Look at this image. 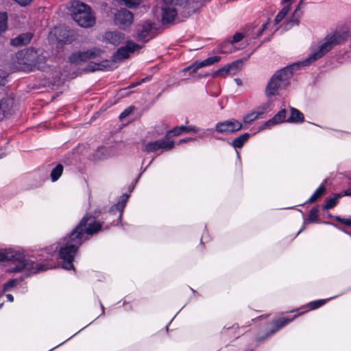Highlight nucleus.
Instances as JSON below:
<instances>
[{"label": "nucleus", "instance_id": "obj_1", "mask_svg": "<svg viewBox=\"0 0 351 351\" xmlns=\"http://www.w3.org/2000/svg\"><path fill=\"white\" fill-rule=\"evenodd\" d=\"M101 225L91 216H85L76 228L67 237L62 239L59 249V256L64 269L73 268V261L79 247L84 241V235H92L101 230Z\"/></svg>", "mask_w": 351, "mask_h": 351}, {"label": "nucleus", "instance_id": "obj_2", "mask_svg": "<svg viewBox=\"0 0 351 351\" xmlns=\"http://www.w3.org/2000/svg\"><path fill=\"white\" fill-rule=\"evenodd\" d=\"M8 261L14 262L16 268L13 269L14 271H27L32 274H35L49 269V267L46 265L35 264L33 261L26 258L20 250L12 248L1 249L0 262Z\"/></svg>", "mask_w": 351, "mask_h": 351}, {"label": "nucleus", "instance_id": "obj_3", "mask_svg": "<svg viewBox=\"0 0 351 351\" xmlns=\"http://www.w3.org/2000/svg\"><path fill=\"white\" fill-rule=\"evenodd\" d=\"M295 66L285 67L276 72L268 82L265 93L268 97L278 95L280 90L286 88L290 84L293 76V70Z\"/></svg>", "mask_w": 351, "mask_h": 351}, {"label": "nucleus", "instance_id": "obj_4", "mask_svg": "<svg viewBox=\"0 0 351 351\" xmlns=\"http://www.w3.org/2000/svg\"><path fill=\"white\" fill-rule=\"evenodd\" d=\"M73 20L82 27H90L95 24V18L90 8L84 3L75 1L69 8Z\"/></svg>", "mask_w": 351, "mask_h": 351}, {"label": "nucleus", "instance_id": "obj_5", "mask_svg": "<svg viewBox=\"0 0 351 351\" xmlns=\"http://www.w3.org/2000/svg\"><path fill=\"white\" fill-rule=\"evenodd\" d=\"M194 0H159L157 8L160 10L163 23H169L177 16L178 8Z\"/></svg>", "mask_w": 351, "mask_h": 351}, {"label": "nucleus", "instance_id": "obj_6", "mask_svg": "<svg viewBox=\"0 0 351 351\" xmlns=\"http://www.w3.org/2000/svg\"><path fill=\"white\" fill-rule=\"evenodd\" d=\"M242 127L243 125L240 121L232 119L217 123L215 130L219 133L228 134L241 130Z\"/></svg>", "mask_w": 351, "mask_h": 351}, {"label": "nucleus", "instance_id": "obj_7", "mask_svg": "<svg viewBox=\"0 0 351 351\" xmlns=\"http://www.w3.org/2000/svg\"><path fill=\"white\" fill-rule=\"evenodd\" d=\"M174 146L173 141L167 138L152 141L144 145L143 150L146 152H153L161 149L162 152L169 151Z\"/></svg>", "mask_w": 351, "mask_h": 351}, {"label": "nucleus", "instance_id": "obj_8", "mask_svg": "<svg viewBox=\"0 0 351 351\" xmlns=\"http://www.w3.org/2000/svg\"><path fill=\"white\" fill-rule=\"evenodd\" d=\"M220 60V56H215L209 57L204 60H197L191 66L185 68L184 71H188L190 73H195L198 71V69L205 66H211L215 63L218 62Z\"/></svg>", "mask_w": 351, "mask_h": 351}, {"label": "nucleus", "instance_id": "obj_9", "mask_svg": "<svg viewBox=\"0 0 351 351\" xmlns=\"http://www.w3.org/2000/svg\"><path fill=\"white\" fill-rule=\"evenodd\" d=\"M101 53V51L100 49L94 48L86 51L73 53L71 57V61L78 62L80 61L90 60L98 57Z\"/></svg>", "mask_w": 351, "mask_h": 351}, {"label": "nucleus", "instance_id": "obj_10", "mask_svg": "<svg viewBox=\"0 0 351 351\" xmlns=\"http://www.w3.org/2000/svg\"><path fill=\"white\" fill-rule=\"evenodd\" d=\"M125 40V34L118 31H107L103 35V41L106 44L118 46Z\"/></svg>", "mask_w": 351, "mask_h": 351}, {"label": "nucleus", "instance_id": "obj_11", "mask_svg": "<svg viewBox=\"0 0 351 351\" xmlns=\"http://www.w3.org/2000/svg\"><path fill=\"white\" fill-rule=\"evenodd\" d=\"M114 22L123 27H128L133 22V14L130 11L122 9L115 14Z\"/></svg>", "mask_w": 351, "mask_h": 351}, {"label": "nucleus", "instance_id": "obj_12", "mask_svg": "<svg viewBox=\"0 0 351 351\" xmlns=\"http://www.w3.org/2000/svg\"><path fill=\"white\" fill-rule=\"evenodd\" d=\"M138 49V45L132 42H128L126 45L121 47L114 55V60H121L129 57L130 53Z\"/></svg>", "mask_w": 351, "mask_h": 351}, {"label": "nucleus", "instance_id": "obj_13", "mask_svg": "<svg viewBox=\"0 0 351 351\" xmlns=\"http://www.w3.org/2000/svg\"><path fill=\"white\" fill-rule=\"evenodd\" d=\"M36 56V53L33 50L30 51L27 50L25 51H21L16 55V58L19 60H21V62H19L20 66L19 69H24L25 68L21 64H27L31 65L34 63L35 58Z\"/></svg>", "mask_w": 351, "mask_h": 351}, {"label": "nucleus", "instance_id": "obj_14", "mask_svg": "<svg viewBox=\"0 0 351 351\" xmlns=\"http://www.w3.org/2000/svg\"><path fill=\"white\" fill-rule=\"evenodd\" d=\"M286 110L282 109L280 110L272 119L265 122L260 128L259 131L269 128L275 125L285 122L286 118Z\"/></svg>", "mask_w": 351, "mask_h": 351}, {"label": "nucleus", "instance_id": "obj_15", "mask_svg": "<svg viewBox=\"0 0 351 351\" xmlns=\"http://www.w3.org/2000/svg\"><path fill=\"white\" fill-rule=\"evenodd\" d=\"M112 62L109 60H104L97 63L91 62L87 66L86 70L88 71H102L105 69H111Z\"/></svg>", "mask_w": 351, "mask_h": 351}, {"label": "nucleus", "instance_id": "obj_16", "mask_svg": "<svg viewBox=\"0 0 351 351\" xmlns=\"http://www.w3.org/2000/svg\"><path fill=\"white\" fill-rule=\"evenodd\" d=\"M243 38V35L241 33H236L234 35V36L232 37V39L227 40L224 41L221 45V46H220V51H221V52L223 53H232L233 52V49L232 48L231 49H226V48H223V47H225V45L226 44L227 45H230L232 46L234 43H238L240 40H241Z\"/></svg>", "mask_w": 351, "mask_h": 351}, {"label": "nucleus", "instance_id": "obj_17", "mask_svg": "<svg viewBox=\"0 0 351 351\" xmlns=\"http://www.w3.org/2000/svg\"><path fill=\"white\" fill-rule=\"evenodd\" d=\"M117 154V150L113 147H100L96 153V156L99 159H105Z\"/></svg>", "mask_w": 351, "mask_h": 351}, {"label": "nucleus", "instance_id": "obj_18", "mask_svg": "<svg viewBox=\"0 0 351 351\" xmlns=\"http://www.w3.org/2000/svg\"><path fill=\"white\" fill-rule=\"evenodd\" d=\"M152 29V24L150 22H145L141 29L138 30L137 38L141 40H147L149 39V33Z\"/></svg>", "mask_w": 351, "mask_h": 351}, {"label": "nucleus", "instance_id": "obj_19", "mask_svg": "<svg viewBox=\"0 0 351 351\" xmlns=\"http://www.w3.org/2000/svg\"><path fill=\"white\" fill-rule=\"evenodd\" d=\"M200 131H202V130L199 128H198L194 125H189V126L181 125L179 127L174 128L170 132L172 133L174 136H178L184 132H185V133H189V132L197 133Z\"/></svg>", "mask_w": 351, "mask_h": 351}, {"label": "nucleus", "instance_id": "obj_20", "mask_svg": "<svg viewBox=\"0 0 351 351\" xmlns=\"http://www.w3.org/2000/svg\"><path fill=\"white\" fill-rule=\"evenodd\" d=\"M291 114L287 121L289 123H300L304 120V116L298 110L291 108Z\"/></svg>", "mask_w": 351, "mask_h": 351}, {"label": "nucleus", "instance_id": "obj_21", "mask_svg": "<svg viewBox=\"0 0 351 351\" xmlns=\"http://www.w3.org/2000/svg\"><path fill=\"white\" fill-rule=\"evenodd\" d=\"M32 38L30 34H23L12 40V44L15 46L24 45L27 44Z\"/></svg>", "mask_w": 351, "mask_h": 351}, {"label": "nucleus", "instance_id": "obj_22", "mask_svg": "<svg viewBox=\"0 0 351 351\" xmlns=\"http://www.w3.org/2000/svg\"><path fill=\"white\" fill-rule=\"evenodd\" d=\"M13 106V99L10 97L3 99L0 101V112L3 114L9 112Z\"/></svg>", "mask_w": 351, "mask_h": 351}, {"label": "nucleus", "instance_id": "obj_23", "mask_svg": "<svg viewBox=\"0 0 351 351\" xmlns=\"http://www.w3.org/2000/svg\"><path fill=\"white\" fill-rule=\"evenodd\" d=\"M249 138L250 134L248 133L243 134L234 138L231 144L234 148H241Z\"/></svg>", "mask_w": 351, "mask_h": 351}, {"label": "nucleus", "instance_id": "obj_24", "mask_svg": "<svg viewBox=\"0 0 351 351\" xmlns=\"http://www.w3.org/2000/svg\"><path fill=\"white\" fill-rule=\"evenodd\" d=\"M126 200L127 197H125V199L124 201L119 202L116 205L112 206L110 210V213L116 215L117 213L119 218H121L122 216L123 209L125 208Z\"/></svg>", "mask_w": 351, "mask_h": 351}, {"label": "nucleus", "instance_id": "obj_25", "mask_svg": "<svg viewBox=\"0 0 351 351\" xmlns=\"http://www.w3.org/2000/svg\"><path fill=\"white\" fill-rule=\"evenodd\" d=\"M227 65L229 70L230 75H234L241 69L243 62L242 60H237Z\"/></svg>", "mask_w": 351, "mask_h": 351}, {"label": "nucleus", "instance_id": "obj_26", "mask_svg": "<svg viewBox=\"0 0 351 351\" xmlns=\"http://www.w3.org/2000/svg\"><path fill=\"white\" fill-rule=\"evenodd\" d=\"M63 171V167L62 165H58L55 168H53L51 172V179L52 182L57 181L59 178L61 176Z\"/></svg>", "mask_w": 351, "mask_h": 351}, {"label": "nucleus", "instance_id": "obj_27", "mask_svg": "<svg viewBox=\"0 0 351 351\" xmlns=\"http://www.w3.org/2000/svg\"><path fill=\"white\" fill-rule=\"evenodd\" d=\"M283 5H284V8L278 14V15L276 16V17L275 19L276 24H278L285 17V16L288 14V12L290 10L291 5H289V3L283 4Z\"/></svg>", "mask_w": 351, "mask_h": 351}, {"label": "nucleus", "instance_id": "obj_28", "mask_svg": "<svg viewBox=\"0 0 351 351\" xmlns=\"http://www.w3.org/2000/svg\"><path fill=\"white\" fill-rule=\"evenodd\" d=\"M259 116L260 115L254 110L245 114L243 118V121L245 124H250L258 119Z\"/></svg>", "mask_w": 351, "mask_h": 351}, {"label": "nucleus", "instance_id": "obj_29", "mask_svg": "<svg viewBox=\"0 0 351 351\" xmlns=\"http://www.w3.org/2000/svg\"><path fill=\"white\" fill-rule=\"evenodd\" d=\"M341 196L342 195L340 194H337L333 197H331V198L327 199L326 202V204L324 206V208L328 210V209H330V208H333L334 206H335L336 204H337L339 199Z\"/></svg>", "mask_w": 351, "mask_h": 351}, {"label": "nucleus", "instance_id": "obj_30", "mask_svg": "<svg viewBox=\"0 0 351 351\" xmlns=\"http://www.w3.org/2000/svg\"><path fill=\"white\" fill-rule=\"evenodd\" d=\"M8 15L6 12H0V34L7 29Z\"/></svg>", "mask_w": 351, "mask_h": 351}, {"label": "nucleus", "instance_id": "obj_31", "mask_svg": "<svg viewBox=\"0 0 351 351\" xmlns=\"http://www.w3.org/2000/svg\"><path fill=\"white\" fill-rule=\"evenodd\" d=\"M294 318L292 319H288V318H283L278 319L274 322L275 325V330H272L271 333H274L276 330H278L279 328L286 326L289 322H291Z\"/></svg>", "mask_w": 351, "mask_h": 351}, {"label": "nucleus", "instance_id": "obj_32", "mask_svg": "<svg viewBox=\"0 0 351 351\" xmlns=\"http://www.w3.org/2000/svg\"><path fill=\"white\" fill-rule=\"evenodd\" d=\"M227 75H230L228 65H226L223 67L220 68L219 69H218L217 71H216L215 72H214L212 74V76L213 77H225Z\"/></svg>", "mask_w": 351, "mask_h": 351}, {"label": "nucleus", "instance_id": "obj_33", "mask_svg": "<svg viewBox=\"0 0 351 351\" xmlns=\"http://www.w3.org/2000/svg\"><path fill=\"white\" fill-rule=\"evenodd\" d=\"M271 108V103L267 101L266 103L263 104L256 108V111L261 116L265 113L266 112L270 110Z\"/></svg>", "mask_w": 351, "mask_h": 351}, {"label": "nucleus", "instance_id": "obj_34", "mask_svg": "<svg viewBox=\"0 0 351 351\" xmlns=\"http://www.w3.org/2000/svg\"><path fill=\"white\" fill-rule=\"evenodd\" d=\"M325 191V189L324 186H319L315 193L311 195L310 199H308V203H313L315 200H317L320 196H322Z\"/></svg>", "mask_w": 351, "mask_h": 351}, {"label": "nucleus", "instance_id": "obj_35", "mask_svg": "<svg viewBox=\"0 0 351 351\" xmlns=\"http://www.w3.org/2000/svg\"><path fill=\"white\" fill-rule=\"evenodd\" d=\"M17 285V280L12 279L8 281L6 283H5L3 286L2 290L0 291L1 294H3L4 292L9 291L12 290V288H14Z\"/></svg>", "mask_w": 351, "mask_h": 351}, {"label": "nucleus", "instance_id": "obj_36", "mask_svg": "<svg viewBox=\"0 0 351 351\" xmlns=\"http://www.w3.org/2000/svg\"><path fill=\"white\" fill-rule=\"evenodd\" d=\"M330 299V298L319 300L311 302L308 304V306L310 307V309L317 308L320 307L321 306L324 305Z\"/></svg>", "mask_w": 351, "mask_h": 351}, {"label": "nucleus", "instance_id": "obj_37", "mask_svg": "<svg viewBox=\"0 0 351 351\" xmlns=\"http://www.w3.org/2000/svg\"><path fill=\"white\" fill-rule=\"evenodd\" d=\"M123 4L130 8H136L138 6L141 2V0H121Z\"/></svg>", "mask_w": 351, "mask_h": 351}, {"label": "nucleus", "instance_id": "obj_38", "mask_svg": "<svg viewBox=\"0 0 351 351\" xmlns=\"http://www.w3.org/2000/svg\"><path fill=\"white\" fill-rule=\"evenodd\" d=\"M318 213H319V210L317 208L311 209L309 212L308 220L311 222L316 221L318 218Z\"/></svg>", "mask_w": 351, "mask_h": 351}, {"label": "nucleus", "instance_id": "obj_39", "mask_svg": "<svg viewBox=\"0 0 351 351\" xmlns=\"http://www.w3.org/2000/svg\"><path fill=\"white\" fill-rule=\"evenodd\" d=\"M268 24V23H263L261 28L253 33V36L259 37L261 36L263 32L267 28Z\"/></svg>", "mask_w": 351, "mask_h": 351}, {"label": "nucleus", "instance_id": "obj_40", "mask_svg": "<svg viewBox=\"0 0 351 351\" xmlns=\"http://www.w3.org/2000/svg\"><path fill=\"white\" fill-rule=\"evenodd\" d=\"M133 109H134V108L132 106L126 108L122 113L120 114L119 119H123L124 118L128 117L129 114H130L132 113V112L133 111Z\"/></svg>", "mask_w": 351, "mask_h": 351}, {"label": "nucleus", "instance_id": "obj_41", "mask_svg": "<svg viewBox=\"0 0 351 351\" xmlns=\"http://www.w3.org/2000/svg\"><path fill=\"white\" fill-rule=\"evenodd\" d=\"M195 140H196V138H185L180 140L179 144L184 143H188L189 141H195Z\"/></svg>", "mask_w": 351, "mask_h": 351}, {"label": "nucleus", "instance_id": "obj_42", "mask_svg": "<svg viewBox=\"0 0 351 351\" xmlns=\"http://www.w3.org/2000/svg\"><path fill=\"white\" fill-rule=\"evenodd\" d=\"M345 225L351 227V218L350 219H344L343 223Z\"/></svg>", "mask_w": 351, "mask_h": 351}, {"label": "nucleus", "instance_id": "obj_43", "mask_svg": "<svg viewBox=\"0 0 351 351\" xmlns=\"http://www.w3.org/2000/svg\"><path fill=\"white\" fill-rule=\"evenodd\" d=\"M223 48H226V49H233V51H236L237 50V48L234 46V45H232V46L230 45H226L225 47H223Z\"/></svg>", "mask_w": 351, "mask_h": 351}, {"label": "nucleus", "instance_id": "obj_44", "mask_svg": "<svg viewBox=\"0 0 351 351\" xmlns=\"http://www.w3.org/2000/svg\"><path fill=\"white\" fill-rule=\"evenodd\" d=\"M6 298L8 300L9 302H13L14 301V297L11 294H7L6 295Z\"/></svg>", "mask_w": 351, "mask_h": 351}, {"label": "nucleus", "instance_id": "obj_45", "mask_svg": "<svg viewBox=\"0 0 351 351\" xmlns=\"http://www.w3.org/2000/svg\"><path fill=\"white\" fill-rule=\"evenodd\" d=\"M234 82H236V84L238 86H241L242 85V80L241 79H239V78L234 79Z\"/></svg>", "mask_w": 351, "mask_h": 351}, {"label": "nucleus", "instance_id": "obj_46", "mask_svg": "<svg viewBox=\"0 0 351 351\" xmlns=\"http://www.w3.org/2000/svg\"><path fill=\"white\" fill-rule=\"evenodd\" d=\"M292 1L291 0H282V4H288L289 3V5H291Z\"/></svg>", "mask_w": 351, "mask_h": 351}, {"label": "nucleus", "instance_id": "obj_47", "mask_svg": "<svg viewBox=\"0 0 351 351\" xmlns=\"http://www.w3.org/2000/svg\"><path fill=\"white\" fill-rule=\"evenodd\" d=\"M344 195L351 196V188L344 192Z\"/></svg>", "mask_w": 351, "mask_h": 351}, {"label": "nucleus", "instance_id": "obj_48", "mask_svg": "<svg viewBox=\"0 0 351 351\" xmlns=\"http://www.w3.org/2000/svg\"><path fill=\"white\" fill-rule=\"evenodd\" d=\"M335 220H337V221L343 223L344 219H342L340 217H335Z\"/></svg>", "mask_w": 351, "mask_h": 351}, {"label": "nucleus", "instance_id": "obj_49", "mask_svg": "<svg viewBox=\"0 0 351 351\" xmlns=\"http://www.w3.org/2000/svg\"><path fill=\"white\" fill-rule=\"evenodd\" d=\"M58 245H56L55 247H51V252H55L57 249H58Z\"/></svg>", "mask_w": 351, "mask_h": 351}, {"label": "nucleus", "instance_id": "obj_50", "mask_svg": "<svg viewBox=\"0 0 351 351\" xmlns=\"http://www.w3.org/2000/svg\"><path fill=\"white\" fill-rule=\"evenodd\" d=\"M205 134H206V131L205 130H202V135L199 136V138H203L204 136L205 135Z\"/></svg>", "mask_w": 351, "mask_h": 351}, {"label": "nucleus", "instance_id": "obj_51", "mask_svg": "<svg viewBox=\"0 0 351 351\" xmlns=\"http://www.w3.org/2000/svg\"><path fill=\"white\" fill-rule=\"evenodd\" d=\"M2 81H3V78L0 76V84H1Z\"/></svg>", "mask_w": 351, "mask_h": 351}, {"label": "nucleus", "instance_id": "obj_52", "mask_svg": "<svg viewBox=\"0 0 351 351\" xmlns=\"http://www.w3.org/2000/svg\"><path fill=\"white\" fill-rule=\"evenodd\" d=\"M300 9V5L298 6V8H296L295 12H296L297 10H298Z\"/></svg>", "mask_w": 351, "mask_h": 351}, {"label": "nucleus", "instance_id": "obj_53", "mask_svg": "<svg viewBox=\"0 0 351 351\" xmlns=\"http://www.w3.org/2000/svg\"><path fill=\"white\" fill-rule=\"evenodd\" d=\"M305 1V0H301V1H300V4H301V3H302L303 1Z\"/></svg>", "mask_w": 351, "mask_h": 351}, {"label": "nucleus", "instance_id": "obj_54", "mask_svg": "<svg viewBox=\"0 0 351 351\" xmlns=\"http://www.w3.org/2000/svg\"><path fill=\"white\" fill-rule=\"evenodd\" d=\"M2 295L1 293L0 292V297Z\"/></svg>", "mask_w": 351, "mask_h": 351}]
</instances>
